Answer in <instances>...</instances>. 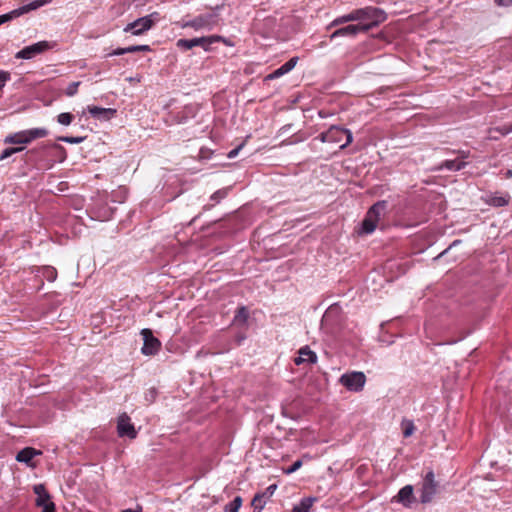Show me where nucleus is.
Instances as JSON below:
<instances>
[{
    "mask_svg": "<svg viewBox=\"0 0 512 512\" xmlns=\"http://www.w3.org/2000/svg\"><path fill=\"white\" fill-rule=\"evenodd\" d=\"M386 14L384 11L375 7H365L353 10L348 14L335 18L328 26V28L342 25L344 23L357 21V24H350L345 27L339 28L334 31L330 38L350 36L355 37L359 33H365L371 28L384 22Z\"/></svg>",
    "mask_w": 512,
    "mask_h": 512,
    "instance_id": "f257e3e1",
    "label": "nucleus"
},
{
    "mask_svg": "<svg viewBox=\"0 0 512 512\" xmlns=\"http://www.w3.org/2000/svg\"><path fill=\"white\" fill-rule=\"evenodd\" d=\"M319 139L322 143L337 144L340 149H344L352 142L353 137L350 130L331 126L326 132L320 134Z\"/></svg>",
    "mask_w": 512,
    "mask_h": 512,
    "instance_id": "f03ea898",
    "label": "nucleus"
},
{
    "mask_svg": "<svg viewBox=\"0 0 512 512\" xmlns=\"http://www.w3.org/2000/svg\"><path fill=\"white\" fill-rule=\"evenodd\" d=\"M158 20L159 13L153 12L149 15L136 19L131 23H128L124 27L123 31L126 33H131L134 36H140L149 31Z\"/></svg>",
    "mask_w": 512,
    "mask_h": 512,
    "instance_id": "7ed1b4c3",
    "label": "nucleus"
},
{
    "mask_svg": "<svg viewBox=\"0 0 512 512\" xmlns=\"http://www.w3.org/2000/svg\"><path fill=\"white\" fill-rule=\"evenodd\" d=\"M386 203L384 201L374 204L367 212L362 225L360 234H371L375 231L380 220L381 214L384 212Z\"/></svg>",
    "mask_w": 512,
    "mask_h": 512,
    "instance_id": "20e7f679",
    "label": "nucleus"
},
{
    "mask_svg": "<svg viewBox=\"0 0 512 512\" xmlns=\"http://www.w3.org/2000/svg\"><path fill=\"white\" fill-rule=\"evenodd\" d=\"M439 482L435 479L434 472L432 470L427 471L423 477L420 501L423 504L430 503L434 496L438 493Z\"/></svg>",
    "mask_w": 512,
    "mask_h": 512,
    "instance_id": "39448f33",
    "label": "nucleus"
},
{
    "mask_svg": "<svg viewBox=\"0 0 512 512\" xmlns=\"http://www.w3.org/2000/svg\"><path fill=\"white\" fill-rule=\"evenodd\" d=\"M339 383L349 391L360 392L366 384V376L360 371L347 372L339 378Z\"/></svg>",
    "mask_w": 512,
    "mask_h": 512,
    "instance_id": "423d86ee",
    "label": "nucleus"
},
{
    "mask_svg": "<svg viewBox=\"0 0 512 512\" xmlns=\"http://www.w3.org/2000/svg\"><path fill=\"white\" fill-rule=\"evenodd\" d=\"M217 25V18L213 14L200 15L192 20L184 22L182 28H193L199 30H212Z\"/></svg>",
    "mask_w": 512,
    "mask_h": 512,
    "instance_id": "0eeeda50",
    "label": "nucleus"
},
{
    "mask_svg": "<svg viewBox=\"0 0 512 512\" xmlns=\"http://www.w3.org/2000/svg\"><path fill=\"white\" fill-rule=\"evenodd\" d=\"M33 491L36 495L35 504L42 508L41 512H55V504L43 484L34 485Z\"/></svg>",
    "mask_w": 512,
    "mask_h": 512,
    "instance_id": "6e6552de",
    "label": "nucleus"
},
{
    "mask_svg": "<svg viewBox=\"0 0 512 512\" xmlns=\"http://www.w3.org/2000/svg\"><path fill=\"white\" fill-rule=\"evenodd\" d=\"M219 38L211 36H203L192 39H179L176 43L177 47L184 50H190L196 46H201L205 51H210V46Z\"/></svg>",
    "mask_w": 512,
    "mask_h": 512,
    "instance_id": "1a4fd4ad",
    "label": "nucleus"
},
{
    "mask_svg": "<svg viewBox=\"0 0 512 512\" xmlns=\"http://www.w3.org/2000/svg\"><path fill=\"white\" fill-rule=\"evenodd\" d=\"M141 335L144 341L141 352L147 356L156 354L161 347L160 341L153 336L152 331L148 328L142 329Z\"/></svg>",
    "mask_w": 512,
    "mask_h": 512,
    "instance_id": "9d476101",
    "label": "nucleus"
},
{
    "mask_svg": "<svg viewBox=\"0 0 512 512\" xmlns=\"http://www.w3.org/2000/svg\"><path fill=\"white\" fill-rule=\"evenodd\" d=\"M117 433L120 437L127 436L134 439L137 436V431L131 423V419L127 413H121L117 418Z\"/></svg>",
    "mask_w": 512,
    "mask_h": 512,
    "instance_id": "9b49d317",
    "label": "nucleus"
},
{
    "mask_svg": "<svg viewBox=\"0 0 512 512\" xmlns=\"http://www.w3.org/2000/svg\"><path fill=\"white\" fill-rule=\"evenodd\" d=\"M454 152L458 154V157L454 160H445L438 167V170L447 169L450 171H460L465 168L467 163L464 161V159L470 156V152L465 150H458Z\"/></svg>",
    "mask_w": 512,
    "mask_h": 512,
    "instance_id": "f8f14e48",
    "label": "nucleus"
},
{
    "mask_svg": "<svg viewBox=\"0 0 512 512\" xmlns=\"http://www.w3.org/2000/svg\"><path fill=\"white\" fill-rule=\"evenodd\" d=\"M50 47L47 41H40L30 46L24 47L22 50L17 52L16 58L20 59H31L36 55L48 50Z\"/></svg>",
    "mask_w": 512,
    "mask_h": 512,
    "instance_id": "ddd939ff",
    "label": "nucleus"
},
{
    "mask_svg": "<svg viewBox=\"0 0 512 512\" xmlns=\"http://www.w3.org/2000/svg\"><path fill=\"white\" fill-rule=\"evenodd\" d=\"M277 489V486L275 484L270 485L265 489V491L261 493H257L251 502V505L253 507L254 512H261L263 508L265 507L267 501L273 496Z\"/></svg>",
    "mask_w": 512,
    "mask_h": 512,
    "instance_id": "4468645a",
    "label": "nucleus"
},
{
    "mask_svg": "<svg viewBox=\"0 0 512 512\" xmlns=\"http://www.w3.org/2000/svg\"><path fill=\"white\" fill-rule=\"evenodd\" d=\"M41 454L42 452L40 450H36L32 447H26L17 453L16 460L34 468L36 467V463L33 462V459Z\"/></svg>",
    "mask_w": 512,
    "mask_h": 512,
    "instance_id": "2eb2a0df",
    "label": "nucleus"
},
{
    "mask_svg": "<svg viewBox=\"0 0 512 512\" xmlns=\"http://www.w3.org/2000/svg\"><path fill=\"white\" fill-rule=\"evenodd\" d=\"M51 2L52 0H34L26 5L19 7L18 9L13 10L11 13L13 14V18L18 17L30 11L36 10L42 6H45Z\"/></svg>",
    "mask_w": 512,
    "mask_h": 512,
    "instance_id": "dca6fc26",
    "label": "nucleus"
},
{
    "mask_svg": "<svg viewBox=\"0 0 512 512\" xmlns=\"http://www.w3.org/2000/svg\"><path fill=\"white\" fill-rule=\"evenodd\" d=\"M414 488L412 485L403 487L396 496L392 498V502L401 503L404 506H409L413 501Z\"/></svg>",
    "mask_w": 512,
    "mask_h": 512,
    "instance_id": "f3484780",
    "label": "nucleus"
},
{
    "mask_svg": "<svg viewBox=\"0 0 512 512\" xmlns=\"http://www.w3.org/2000/svg\"><path fill=\"white\" fill-rule=\"evenodd\" d=\"M298 353V357H296L294 360L296 365H301L304 363L314 364L317 362L316 353L312 351L308 346L302 347Z\"/></svg>",
    "mask_w": 512,
    "mask_h": 512,
    "instance_id": "a211bd4d",
    "label": "nucleus"
},
{
    "mask_svg": "<svg viewBox=\"0 0 512 512\" xmlns=\"http://www.w3.org/2000/svg\"><path fill=\"white\" fill-rule=\"evenodd\" d=\"M87 110L92 116L103 119H110L116 113V110L114 109L102 108L98 106H88Z\"/></svg>",
    "mask_w": 512,
    "mask_h": 512,
    "instance_id": "6ab92c4d",
    "label": "nucleus"
},
{
    "mask_svg": "<svg viewBox=\"0 0 512 512\" xmlns=\"http://www.w3.org/2000/svg\"><path fill=\"white\" fill-rule=\"evenodd\" d=\"M510 195L505 193L503 195H492L487 200L486 203L492 207H504L510 203Z\"/></svg>",
    "mask_w": 512,
    "mask_h": 512,
    "instance_id": "aec40b11",
    "label": "nucleus"
},
{
    "mask_svg": "<svg viewBox=\"0 0 512 512\" xmlns=\"http://www.w3.org/2000/svg\"><path fill=\"white\" fill-rule=\"evenodd\" d=\"M5 143L9 144H28L29 139L27 137L26 131H20L17 133H14L12 135H9L5 138Z\"/></svg>",
    "mask_w": 512,
    "mask_h": 512,
    "instance_id": "412c9836",
    "label": "nucleus"
},
{
    "mask_svg": "<svg viewBox=\"0 0 512 512\" xmlns=\"http://www.w3.org/2000/svg\"><path fill=\"white\" fill-rule=\"evenodd\" d=\"M315 497H306L303 498L299 504L295 505L292 509V512H310L311 507L316 502Z\"/></svg>",
    "mask_w": 512,
    "mask_h": 512,
    "instance_id": "4be33fe9",
    "label": "nucleus"
},
{
    "mask_svg": "<svg viewBox=\"0 0 512 512\" xmlns=\"http://www.w3.org/2000/svg\"><path fill=\"white\" fill-rule=\"evenodd\" d=\"M25 131L29 139V142L38 138H43L48 135V131L45 128H33Z\"/></svg>",
    "mask_w": 512,
    "mask_h": 512,
    "instance_id": "5701e85b",
    "label": "nucleus"
},
{
    "mask_svg": "<svg viewBox=\"0 0 512 512\" xmlns=\"http://www.w3.org/2000/svg\"><path fill=\"white\" fill-rule=\"evenodd\" d=\"M242 505V498L240 496H237L234 498V500L227 504L224 508L225 512H239V509Z\"/></svg>",
    "mask_w": 512,
    "mask_h": 512,
    "instance_id": "b1692460",
    "label": "nucleus"
},
{
    "mask_svg": "<svg viewBox=\"0 0 512 512\" xmlns=\"http://www.w3.org/2000/svg\"><path fill=\"white\" fill-rule=\"evenodd\" d=\"M404 437H409L414 432V423L411 420H403L401 423Z\"/></svg>",
    "mask_w": 512,
    "mask_h": 512,
    "instance_id": "393cba45",
    "label": "nucleus"
},
{
    "mask_svg": "<svg viewBox=\"0 0 512 512\" xmlns=\"http://www.w3.org/2000/svg\"><path fill=\"white\" fill-rule=\"evenodd\" d=\"M299 58L298 57H292L289 61H287L285 64H283L280 68L281 71H283V74H287L290 72L298 63Z\"/></svg>",
    "mask_w": 512,
    "mask_h": 512,
    "instance_id": "a878e982",
    "label": "nucleus"
},
{
    "mask_svg": "<svg viewBox=\"0 0 512 512\" xmlns=\"http://www.w3.org/2000/svg\"><path fill=\"white\" fill-rule=\"evenodd\" d=\"M248 318V311L245 307H241L238 309L237 314L234 317V322L243 324L246 322Z\"/></svg>",
    "mask_w": 512,
    "mask_h": 512,
    "instance_id": "bb28decb",
    "label": "nucleus"
},
{
    "mask_svg": "<svg viewBox=\"0 0 512 512\" xmlns=\"http://www.w3.org/2000/svg\"><path fill=\"white\" fill-rule=\"evenodd\" d=\"M73 116L70 113H61L57 117V121L61 125L68 126L71 124Z\"/></svg>",
    "mask_w": 512,
    "mask_h": 512,
    "instance_id": "cd10ccee",
    "label": "nucleus"
},
{
    "mask_svg": "<svg viewBox=\"0 0 512 512\" xmlns=\"http://www.w3.org/2000/svg\"><path fill=\"white\" fill-rule=\"evenodd\" d=\"M23 150V147H16V148H7L5 149L2 154H1V159H6L8 157H10L11 155L17 153V152H20Z\"/></svg>",
    "mask_w": 512,
    "mask_h": 512,
    "instance_id": "c85d7f7f",
    "label": "nucleus"
},
{
    "mask_svg": "<svg viewBox=\"0 0 512 512\" xmlns=\"http://www.w3.org/2000/svg\"><path fill=\"white\" fill-rule=\"evenodd\" d=\"M302 465H303L302 460H296L292 466H290L289 468L284 470V473L287 475L292 474V473L296 472L298 469H300L302 467Z\"/></svg>",
    "mask_w": 512,
    "mask_h": 512,
    "instance_id": "c756f323",
    "label": "nucleus"
},
{
    "mask_svg": "<svg viewBox=\"0 0 512 512\" xmlns=\"http://www.w3.org/2000/svg\"><path fill=\"white\" fill-rule=\"evenodd\" d=\"M79 85H80V82H78V81L70 83L66 89V94L70 97L74 96L78 91Z\"/></svg>",
    "mask_w": 512,
    "mask_h": 512,
    "instance_id": "7c9ffc66",
    "label": "nucleus"
},
{
    "mask_svg": "<svg viewBox=\"0 0 512 512\" xmlns=\"http://www.w3.org/2000/svg\"><path fill=\"white\" fill-rule=\"evenodd\" d=\"M129 53H134L138 51H150V46L148 45H135L127 47Z\"/></svg>",
    "mask_w": 512,
    "mask_h": 512,
    "instance_id": "2f4dec72",
    "label": "nucleus"
},
{
    "mask_svg": "<svg viewBox=\"0 0 512 512\" xmlns=\"http://www.w3.org/2000/svg\"><path fill=\"white\" fill-rule=\"evenodd\" d=\"M60 141H63V142H66V143H70V144H78V143H81L84 138L83 137H60L59 138Z\"/></svg>",
    "mask_w": 512,
    "mask_h": 512,
    "instance_id": "473e14b6",
    "label": "nucleus"
},
{
    "mask_svg": "<svg viewBox=\"0 0 512 512\" xmlns=\"http://www.w3.org/2000/svg\"><path fill=\"white\" fill-rule=\"evenodd\" d=\"M283 71L280 70V68L276 69L274 72H272L271 74L267 75L266 76V80H273V79H276V78H279L281 76H283Z\"/></svg>",
    "mask_w": 512,
    "mask_h": 512,
    "instance_id": "72a5a7b5",
    "label": "nucleus"
},
{
    "mask_svg": "<svg viewBox=\"0 0 512 512\" xmlns=\"http://www.w3.org/2000/svg\"><path fill=\"white\" fill-rule=\"evenodd\" d=\"M283 71L280 70V68L276 69L274 72H272L271 74L267 75L266 76V80H273V79H276V78H279L281 76H283Z\"/></svg>",
    "mask_w": 512,
    "mask_h": 512,
    "instance_id": "f704fd0d",
    "label": "nucleus"
},
{
    "mask_svg": "<svg viewBox=\"0 0 512 512\" xmlns=\"http://www.w3.org/2000/svg\"><path fill=\"white\" fill-rule=\"evenodd\" d=\"M243 146H244V143L240 144L238 147H236L235 149L231 150L227 154V157L229 159H232V158L236 157L238 155V153L240 152V150L243 148Z\"/></svg>",
    "mask_w": 512,
    "mask_h": 512,
    "instance_id": "c9c22d12",
    "label": "nucleus"
},
{
    "mask_svg": "<svg viewBox=\"0 0 512 512\" xmlns=\"http://www.w3.org/2000/svg\"><path fill=\"white\" fill-rule=\"evenodd\" d=\"M9 79V74L4 71H0V90L4 87L6 81Z\"/></svg>",
    "mask_w": 512,
    "mask_h": 512,
    "instance_id": "e433bc0d",
    "label": "nucleus"
},
{
    "mask_svg": "<svg viewBox=\"0 0 512 512\" xmlns=\"http://www.w3.org/2000/svg\"><path fill=\"white\" fill-rule=\"evenodd\" d=\"M211 37H215V38H219V40H217L216 42H222L224 43L226 46H233L232 42L220 35H211Z\"/></svg>",
    "mask_w": 512,
    "mask_h": 512,
    "instance_id": "4c0bfd02",
    "label": "nucleus"
},
{
    "mask_svg": "<svg viewBox=\"0 0 512 512\" xmlns=\"http://www.w3.org/2000/svg\"><path fill=\"white\" fill-rule=\"evenodd\" d=\"M126 53H129L127 50V47L126 48H118V49L114 50L112 53H110L109 55L110 56H118V55H123Z\"/></svg>",
    "mask_w": 512,
    "mask_h": 512,
    "instance_id": "58836bf2",
    "label": "nucleus"
},
{
    "mask_svg": "<svg viewBox=\"0 0 512 512\" xmlns=\"http://www.w3.org/2000/svg\"><path fill=\"white\" fill-rule=\"evenodd\" d=\"M13 18V14L10 12V13H7V14H4V15H1L0 16V25L11 20Z\"/></svg>",
    "mask_w": 512,
    "mask_h": 512,
    "instance_id": "ea45409f",
    "label": "nucleus"
},
{
    "mask_svg": "<svg viewBox=\"0 0 512 512\" xmlns=\"http://www.w3.org/2000/svg\"><path fill=\"white\" fill-rule=\"evenodd\" d=\"M141 80H142V76L139 75V74H137V75H135L133 77H128L127 78V81H129L130 83H139V82H141Z\"/></svg>",
    "mask_w": 512,
    "mask_h": 512,
    "instance_id": "a19ab883",
    "label": "nucleus"
},
{
    "mask_svg": "<svg viewBox=\"0 0 512 512\" xmlns=\"http://www.w3.org/2000/svg\"><path fill=\"white\" fill-rule=\"evenodd\" d=\"M54 147L60 151L61 160H64L66 158V152H65L64 148L59 145H55Z\"/></svg>",
    "mask_w": 512,
    "mask_h": 512,
    "instance_id": "79ce46f5",
    "label": "nucleus"
},
{
    "mask_svg": "<svg viewBox=\"0 0 512 512\" xmlns=\"http://www.w3.org/2000/svg\"><path fill=\"white\" fill-rule=\"evenodd\" d=\"M507 129H509V125H505L503 126L502 128L499 129V131L503 134V135H506L508 133H511V131H507Z\"/></svg>",
    "mask_w": 512,
    "mask_h": 512,
    "instance_id": "37998d69",
    "label": "nucleus"
},
{
    "mask_svg": "<svg viewBox=\"0 0 512 512\" xmlns=\"http://www.w3.org/2000/svg\"><path fill=\"white\" fill-rule=\"evenodd\" d=\"M507 129H509V125H505L503 126L502 128L499 129V131L503 134V135H506L508 133H511V131H507Z\"/></svg>",
    "mask_w": 512,
    "mask_h": 512,
    "instance_id": "c03bdc74",
    "label": "nucleus"
},
{
    "mask_svg": "<svg viewBox=\"0 0 512 512\" xmlns=\"http://www.w3.org/2000/svg\"><path fill=\"white\" fill-rule=\"evenodd\" d=\"M311 459H312V456H311V455H309V454H304V455L302 456V459H301V460L304 462V461H310Z\"/></svg>",
    "mask_w": 512,
    "mask_h": 512,
    "instance_id": "a18cd8bd",
    "label": "nucleus"
},
{
    "mask_svg": "<svg viewBox=\"0 0 512 512\" xmlns=\"http://www.w3.org/2000/svg\"><path fill=\"white\" fill-rule=\"evenodd\" d=\"M494 2H495L498 6H504V5H507V4H506V0H494Z\"/></svg>",
    "mask_w": 512,
    "mask_h": 512,
    "instance_id": "49530a36",
    "label": "nucleus"
},
{
    "mask_svg": "<svg viewBox=\"0 0 512 512\" xmlns=\"http://www.w3.org/2000/svg\"><path fill=\"white\" fill-rule=\"evenodd\" d=\"M505 177L506 178H511L512 177V170H507V172L505 173Z\"/></svg>",
    "mask_w": 512,
    "mask_h": 512,
    "instance_id": "de8ad7c7",
    "label": "nucleus"
},
{
    "mask_svg": "<svg viewBox=\"0 0 512 512\" xmlns=\"http://www.w3.org/2000/svg\"><path fill=\"white\" fill-rule=\"evenodd\" d=\"M122 512H141V509L139 510H131V509H127V510H124Z\"/></svg>",
    "mask_w": 512,
    "mask_h": 512,
    "instance_id": "09e8293b",
    "label": "nucleus"
},
{
    "mask_svg": "<svg viewBox=\"0 0 512 512\" xmlns=\"http://www.w3.org/2000/svg\"><path fill=\"white\" fill-rule=\"evenodd\" d=\"M506 4H512V0H506Z\"/></svg>",
    "mask_w": 512,
    "mask_h": 512,
    "instance_id": "8fccbe9b",
    "label": "nucleus"
},
{
    "mask_svg": "<svg viewBox=\"0 0 512 512\" xmlns=\"http://www.w3.org/2000/svg\"><path fill=\"white\" fill-rule=\"evenodd\" d=\"M507 131H511L512 132V124L509 125V129H507Z\"/></svg>",
    "mask_w": 512,
    "mask_h": 512,
    "instance_id": "3c124183",
    "label": "nucleus"
}]
</instances>
